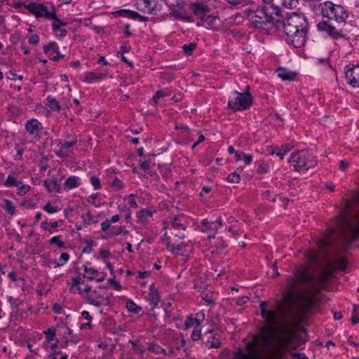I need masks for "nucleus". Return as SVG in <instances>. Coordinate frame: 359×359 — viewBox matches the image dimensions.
Wrapping results in <instances>:
<instances>
[{"label":"nucleus","instance_id":"f257e3e1","mask_svg":"<svg viewBox=\"0 0 359 359\" xmlns=\"http://www.w3.org/2000/svg\"><path fill=\"white\" fill-rule=\"evenodd\" d=\"M266 306V302H261V315L265 320V325L252 340L247 341L244 339L246 353L241 348L236 351L224 350L221 353L222 359H259L262 356L270 335L274 332V326L280 325L285 321L284 312L280 306H278L276 311L267 309Z\"/></svg>","mask_w":359,"mask_h":359},{"label":"nucleus","instance_id":"f03ea898","mask_svg":"<svg viewBox=\"0 0 359 359\" xmlns=\"http://www.w3.org/2000/svg\"><path fill=\"white\" fill-rule=\"evenodd\" d=\"M278 24L276 29L283 28L287 36V42L298 48L302 47L306 41L309 23L304 14L292 12L285 15L280 13Z\"/></svg>","mask_w":359,"mask_h":359},{"label":"nucleus","instance_id":"7ed1b4c3","mask_svg":"<svg viewBox=\"0 0 359 359\" xmlns=\"http://www.w3.org/2000/svg\"><path fill=\"white\" fill-rule=\"evenodd\" d=\"M246 13L251 15L250 21L258 29L276 30L277 24L280 23V10L273 5H265L256 11L250 8Z\"/></svg>","mask_w":359,"mask_h":359},{"label":"nucleus","instance_id":"20e7f679","mask_svg":"<svg viewBox=\"0 0 359 359\" xmlns=\"http://www.w3.org/2000/svg\"><path fill=\"white\" fill-rule=\"evenodd\" d=\"M290 163L295 172H306L310 168L316 167L318 161L311 152L300 151L290 155Z\"/></svg>","mask_w":359,"mask_h":359},{"label":"nucleus","instance_id":"39448f33","mask_svg":"<svg viewBox=\"0 0 359 359\" xmlns=\"http://www.w3.org/2000/svg\"><path fill=\"white\" fill-rule=\"evenodd\" d=\"M311 276L309 274V268L304 265L297 266L293 271V276L287 280V296L292 298L297 294V288L299 285L309 282Z\"/></svg>","mask_w":359,"mask_h":359},{"label":"nucleus","instance_id":"423d86ee","mask_svg":"<svg viewBox=\"0 0 359 359\" xmlns=\"http://www.w3.org/2000/svg\"><path fill=\"white\" fill-rule=\"evenodd\" d=\"M320 13L324 18L334 20L337 22H344L348 18V11L341 5L325 1L319 6Z\"/></svg>","mask_w":359,"mask_h":359},{"label":"nucleus","instance_id":"0eeeda50","mask_svg":"<svg viewBox=\"0 0 359 359\" xmlns=\"http://www.w3.org/2000/svg\"><path fill=\"white\" fill-rule=\"evenodd\" d=\"M186 223L187 218L183 215L170 218V221L164 223L165 238L170 240V233L178 239H183L185 237Z\"/></svg>","mask_w":359,"mask_h":359},{"label":"nucleus","instance_id":"6e6552de","mask_svg":"<svg viewBox=\"0 0 359 359\" xmlns=\"http://www.w3.org/2000/svg\"><path fill=\"white\" fill-rule=\"evenodd\" d=\"M252 104L251 95L248 93L233 91L228 102L229 107L234 111L248 109Z\"/></svg>","mask_w":359,"mask_h":359},{"label":"nucleus","instance_id":"1a4fd4ad","mask_svg":"<svg viewBox=\"0 0 359 359\" xmlns=\"http://www.w3.org/2000/svg\"><path fill=\"white\" fill-rule=\"evenodd\" d=\"M84 292H86L85 299L87 303L91 305L101 307L110 304L109 297L104 296V294L102 293L101 291L97 290H92L91 287L87 285L84 288Z\"/></svg>","mask_w":359,"mask_h":359},{"label":"nucleus","instance_id":"9d476101","mask_svg":"<svg viewBox=\"0 0 359 359\" xmlns=\"http://www.w3.org/2000/svg\"><path fill=\"white\" fill-rule=\"evenodd\" d=\"M27 8L36 18H45L50 20L56 18L57 14L54 11H48L47 8L41 4L31 3L27 6Z\"/></svg>","mask_w":359,"mask_h":359},{"label":"nucleus","instance_id":"9b49d317","mask_svg":"<svg viewBox=\"0 0 359 359\" xmlns=\"http://www.w3.org/2000/svg\"><path fill=\"white\" fill-rule=\"evenodd\" d=\"M317 29L318 31L327 34L333 39H338L344 36L341 29H337L334 26L327 21H322L318 23Z\"/></svg>","mask_w":359,"mask_h":359},{"label":"nucleus","instance_id":"f8f14e48","mask_svg":"<svg viewBox=\"0 0 359 359\" xmlns=\"http://www.w3.org/2000/svg\"><path fill=\"white\" fill-rule=\"evenodd\" d=\"M344 72L347 83L353 88H359V65H346Z\"/></svg>","mask_w":359,"mask_h":359},{"label":"nucleus","instance_id":"ddd939ff","mask_svg":"<svg viewBox=\"0 0 359 359\" xmlns=\"http://www.w3.org/2000/svg\"><path fill=\"white\" fill-rule=\"evenodd\" d=\"M25 130L29 135L34 139H40L43 133V125L41 122L35 118L28 120L25 125Z\"/></svg>","mask_w":359,"mask_h":359},{"label":"nucleus","instance_id":"4468645a","mask_svg":"<svg viewBox=\"0 0 359 359\" xmlns=\"http://www.w3.org/2000/svg\"><path fill=\"white\" fill-rule=\"evenodd\" d=\"M107 73L106 70L86 72L80 76L79 79L82 82L92 83L102 81L106 76Z\"/></svg>","mask_w":359,"mask_h":359},{"label":"nucleus","instance_id":"2eb2a0df","mask_svg":"<svg viewBox=\"0 0 359 359\" xmlns=\"http://www.w3.org/2000/svg\"><path fill=\"white\" fill-rule=\"evenodd\" d=\"M341 223L344 228L350 231L352 235V241H355L358 238L359 234V219L355 220V224H353L349 221L348 215L344 214L341 216Z\"/></svg>","mask_w":359,"mask_h":359},{"label":"nucleus","instance_id":"dca6fc26","mask_svg":"<svg viewBox=\"0 0 359 359\" xmlns=\"http://www.w3.org/2000/svg\"><path fill=\"white\" fill-rule=\"evenodd\" d=\"M222 226V220L221 218H217L214 222H209L207 219H203L201 222V229L203 232L212 231V234L208 235L210 239L215 238V233L219 228Z\"/></svg>","mask_w":359,"mask_h":359},{"label":"nucleus","instance_id":"f3484780","mask_svg":"<svg viewBox=\"0 0 359 359\" xmlns=\"http://www.w3.org/2000/svg\"><path fill=\"white\" fill-rule=\"evenodd\" d=\"M43 49V52L48 55L49 58L51 60L57 61L64 57V55L60 54L59 52V47L57 44L54 41L45 45Z\"/></svg>","mask_w":359,"mask_h":359},{"label":"nucleus","instance_id":"a211bd4d","mask_svg":"<svg viewBox=\"0 0 359 359\" xmlns=\"http://www.w3.org/2000/svg\"><path fill=\"white\" fill-rule=\"evenodd\" d=\"M84 277L88 280H96L98 283L102 282L106 278V273L100 272L92 267L84 266Z\"/></svg>","mask_w":359,"mask_h":359},{"label":"nucleus","instance_id":"6ab92c4d","mask_svg":"<svg viewBox=\"0 0 359 359\" xmlns=\"http://www.w3.org/2000/svg\"><path fill=\"white\" fill-rule=\"evenodd\" d=\"M115 16H123L126 18H131L140 22H146L148 20V18L140 15L137 12L130 11L129 9H121L116 11L113 13Z\"/></svg>","mask_w":359,"mask_h":359},{"label":"nucleus","instance_id":"aec40b11","mask_svg":"<svg viewBox=\"0 0 359 359\" xmlns=\"http://www.w3.org/2000/svg\"><path fill=\"white\" fill-rule=\"evenodd\" d=\"M52 20H54L52 22V27L56 37L60 39H63L67 35V30L65 28L67 25V22L60 20L57 15L56 18Z\"/></svg>","mask_w":359,"mask_h":359},{"label":"nucleus","instance_id":"412c9836","mask_svg":"<svg viewBox=\"0 0 359 359\" xmlns=\"http://www.w3.org/2000/svg\"><path fill=\"white\" fill-rule=\"evenodd\" d=\"M194 14L203 21V20L210 13V8L201 4H194L191 5Z\"/></svg>","mask_w":359,"mask_h":359},{"label":"nucleus","instance_id":"4be33fe9","mask_svg":"<svg viewBox=\"0 0 359 359\" xmlns=\"http://www.w3.org/2000/svg\"><path fill=\"white\" fill-rule=\"evenodd\" d=\"M202 22L210 29H217L222 26V21L218 16L212 15L210 13L203 20Z\"/></svg>","mask_w":359,"mask_h":359},{"label":"nucleus","instance_id":"5701e85b","mask_svg":"<svg viewBox=\"0 0 359 359\" xmlns=\"http://www.w3.org/2000/svg\"><path fill=\"white\" fill-rule=\"evenodd\" d=\"M294 337V334L292 331H285L283 336L280 339V344L282 346L285 348H291L295 349L297 346L293 345L292 341Z\"/></svg>","mask_w":359,"mask_h":359},{"label":"nucleus","instance_id":"b1692460","mask_svg":"<svg viewBox=\"0 0 359 359\" xmlns=\"http://www.w3.org/2000/svg\"><path fill=\"white\" fill-rule=\"evenodd\" d=\"M166 248L168 250H170L172 254L175 255H183L187 251L184 250V248L187 246V244L182 243L177 245H175L171 243L170 240H166Z\"/></svg>","mask_w":359,"mask_h":359},{"label":"nucleus","instance_id":"393cba45","mask_svg":"<svg viewBox=\"0 0 359 359\" xmlns=\"http://www.w3.org/2000/svg\"><path fill=\"white\" fill-rule=\"evenodd\" d=\"M137 4L140 11L148 14L153 13L155 10L154 4L151 0H137Z\"/></svg>","mask_w":359,"mask_h":359},{"label":"nucleus","instance_id":"a878e982","mask_svg":"<svg viewBox=\"0 0 359 359\" xmlns=\"http://www.w3.org/2000/svg\"><path fill=\"white\" fill-rule=\"evenodd\" d=\"M278 76L284 81H292L296 79L297 74L284 68H280L277 70Z\"/></svg>","mask_w":359,"mask_h":359},{"label":"nucleus","instance_id":"bb28decb","mask_svg":"<svg viewBox=\"0 0 359 359\" xmlns=\"http://www.w3.org/2000/svg\"><path fill=\"white\" fill-rule=\"evenodd\" d=\"M147 300L152 305V308L154 309L160 302V297L157 290L152 285L150 287V292L148 294Z\"/></svg>","mask_w":359,"mask_h":359},{"label":"nucleus","instance_id":"cd10ccee","mask_svg":"<svg viewBox=\"0 0 359 359\" xmlns=\"http://www.w3.org/2000/svg\"><path fill=\"white\" fill-rule=\"evenodd\" d=\"M80 185V178L75 175L69 177L64 183L65 187L69 190L79 187Z\"/></svg>","mask_w":359,"mask_h":359},{"label":"nucleus","instance_id":"c85d7f7f","mask_svg":"<svg viewBox=\"0 0 359 359\" xmlns=\"http://www.w3.org/2000/svg\"><path fill=\"white\" fill-rule=\"evenodd\" d=\"M291 149L292 146L285 144H283L280 147H276L274 149H273L271 154H276L280 157V159H283L286 154L288 153Z\"/></svg>","mask_w":359,"mask_h":359},{"label":"nucleus","instance_id":"c756f323","mask_svg":"<svg viewBox=\"0 0 359 359\" xmlns=\"http://www.w3.org/2000/svg\"><path fill=\"white\" fill-rule=\"evenodd\" d=\"M81 218L82 219V222L86 226L98 222V219L95 217H94L90 211H87L86 212L82 213L81 215Z\"/></svg>","mask_w":359,"mask_h":359},{"label":"nucleus","instance_id":"7c9ffc66","mask_svg":"<svg viewBox=\"0 0 359 359\" xmlns=\"http://www.w3.org/2000/svg\"><path fill=\"white\" fill-rule=\"evenodd\" d=\"M69 259V255L67 252H62L57 260L53 261L54 267H60L65 265Z\"/></svg>","mask_w":359,"mask_h":359},{"label":"nucleus","instance_id":"2f4dec72","mask_svg":"<svg viewBox=\"0 0 359 359\" xmlns=\"http://www.w3.org/2000/svg\"><path fill=\"white\" fill-rule=\"evenodd\" d=\"M20 184L21 181L17 180V179L14 176L9 175L4 182V186L8 188L13 187H16L20 186Z\"/></svg>","mask_w":359,"mask_h":359},{"label":"nucleus","instance_id":"473e14b6","mask_svg":"<svg viewBox=\"0 0 359 359\" xmlns=\"http://www.w3.org/2000/svg\"><path fill=\"white\" fill-rule=\"evenodd\" d=\"M46 104L53 111H60V109L58 102L50 95L46 98Z\"/></svg>","mask_w":359,"mask_h":359},{"label":"nucleus","instance_id":"72a5a7b5","mask_svg":"<svg viewBox=\"0 0 359 359\" xmlns=\"http://www.w3.org/2000/svg\"><path fill=\"white\" fill-rule=\"evenodd\" d=\"M99 196V193H94L88 196V198H87V201L88 203L91 204L94 207L99 208L102 205L100 201L98 199Z\"/></svg>","mask_w":359,"mask_h":359},{"label":"nucleus","instance_id":"f704fd0d","mask_svg":"<svg viewBox=\"0 0 359 359\" xmlns=\"http://www.w3.org/2000/svg\"><path fill=\"white\" fill-rule=\"evenodd\" d=\"M3 201L4 203V205L3 207L6 210V211L11 215H15V211H16V208L14 205V204L13 203V202L8 199H4Z\"/></svg>","mask_w":359,"mask_h":359},{"label":"nucleus","instance_id":"c9c22d12","mask_svg":"<svg viewBox=\"0 0 359 359\" xmlns=\"http://www.w3.org/2000/svg\"><path fill=\"white\" fill-rule=\"evenodd\" d=\"M167 96V94L163 90H158L156 94L153 96L150 101V104L156 106L161 100V99Z\"/></svg>","mask_w":359,"mask_h":359},{"label":"nucleus","instance_id":"e433bc0d","mask_svg":"<svg viewBox=\"0 0 359 359\" xmlns=\"http://www.w3.org/2000/svg\"><path fill=\"white\" fill-rule=\"evenodd\" d=\"M77 143V138L74 137L70 141H65L61 144L60 147L63 148V150L69 151V154L72 153V147Z\"/></svg>","mask_w":359,"mask_h":359},{"label":"nucleus","instance_id":"4c0bfd02","mask_svg":"<svg viewBox=\"0 0 359 359\" xmlns=\"http://www.w3.org/2000/svg\"><path fill=\"white\" fill-rule=\"evenodd\" d=\"M109 184L111 187L115 189L116 190H120L123 189L124 185L123 182L118 179L117 177H114L111 179V181L109 182Z\"/></svg>","mask_w":359,"mask_h":359},{"label":"nucleus","instance_id":"58836bf2","mask_svg":"<svg viewBox=\"0 0 359 359\" xmlns=\"http://www.w3.org/2000/svg\"><path fill=\"white\" fill-rule=\"evenodd\" d=\"M153 215V212L148 209H143L138 212L137 213V217L142 220L145 221L148 218L151 217Z\"/></svg>","mask_w":359,"mask_h":359},{"label":"nucleus","instance_id":"ea45409f","mask_svg":"<svg viewBox=\"0 0 359 359\" xmlns=\"http://www.w3.org/2000/svg\"><path fill=\"white\" fill-rule=\"evenodd\" d=\"M126 307L129 311L133 312L134 313H138L142 308L137 306L133 301L128 300L126 302Z\"/></svg>","mask_w":359,"mask_h":359},{"label":"nucleus","instance_id":"a19ab883","mask_svg":"<svg viewBox=\"0 0 359 359\" xmlns=\"http://www.w3.org/2000/svg\"><path fill=\"white\" fill-rule=\"evenodd\" d=\"M7 301L10 303L12 309H17L22 304V300L19 298H14L11 296H7Z\"/></svg>","mask_w":359,"mask_h":359},{"label":"nucleus","instance_id":"79ce46f5","mask_svg":"<svg viewBox=\"0 0 359 359\" xmlns=\"http://www.w3.org/2000/svg\"><path fill=\"white\" fill-rule=\"evenodd\" d=\"M16 187L18 188L17 194L19 196L25 195L30 189V187L28 184H25L22 181L20 185Z\"/></svg>","mask_w":359,"mask_h":359},{"label":"nucleus","instance_id":"37998d69","mask_svg":"<svg viewBox=\"0 0 359 359\" xmlns=\"http://www.w3.org/2000/svg\"><path fill=\"white\" fill-rule=\"evenodd\" d=\"M61 236H55L51 238L49 241L50 245L55 244L58 248H65V243L61 240Z\"/></svg>","mask_w":359,"mask_h":359},{"label":"nucleus","instance_id":"c03bdc74","mask_svg":"<svg viewBox=\"0 0 359 359\" xmlns=\"http://www.w3.org/2000/svg\"><path fill=\"white\" fill-rule=\"evenodd\" d=\"M282 6L286 8H296L299 4L298 0H281Z\"/></svg>","mask_w":359,"mask_h":359},{"label":"nucleus","instance_id":"a18cd8bd","mask_svg":"<svg viewBox=\"0 0 359 359\" xmlns=\"http://www.w3.org/2000/svg\"><path fill=\"white\" fill-rule=\"evenodd\" d=\"M90 182L91 185L93 187L94 189L99 190L102 188L101 182L100 179L93 175L90 177Z\"/></svg>","mask_w":359,"mask_h":359},{"label":"nucleus","instance_id":"49530a36","mask_svg":"<svg viewBox=\"0 0 359 359\" xmlns=\"http://www.w3.org/2000/svg\"><path fill=\"white\" fill-rule=\"evenodd\" d=\"M182 48H183L184 53L187 55H190L192 54L193 51L196 49V44L195 43H190L189 44H184Z\"/></svg>","mask_w":359,"mask_h":359},{"label":"nucleus","instance_id":"de8ad7c7","mask_svg":"<svg viewBox=\"0 0 359 359\" xmlns=\"http://www.w3.org/2000/svg\"><path fill=\"white\" fill-rule=\"evenodd\" d=\"M201 326L196 325L194 327V330H193V332L191 333V339L194 341L198 340L201 338Z\"/></svg>","mask_w":359,"mask_h":359},{"label":"nucleus","instance_id":"09e8293b","mask_svg":"<svg viewBox=\"0 0 359 359\" xmlns=\"http://www.w3.org/2000/svg\"><path fill=\"white\" fill-rule=\"evenodd\" d=\"M205 313L202 311L196 314L195 321L196 325L201 326L202 322L205 320Z\"/></svg>","mask_w":359,"mask_h":359},{"label":"nucleus","instance_id":"8fccbe9b","mask_svg":"<svg viewBox=\"0 0 359 359\" xmlns=\"http://www.w3.org/2000/svg\"><path fill=\"white\" fill-rule=\"evenodd\" d=\"M72 287L70 288V291L72 293H75L74 287L79 286L81 283H82L81 278L79 276H76L72 278Z\"/></svg>","mask_w":359,"mask_h":359},{"label":"nucleus","instance_id":"3c124183","mask_svg":"<svg viewBox=\"0 0 359 359\" xmlns=\"http://www.w3.org/2000/svg\"><path fill=\"white\" fill-rule=\"evenodd\" d=\"M227 180L230 183H238L241 180V177L238 174L232 172L229 175Z\"/></svg>","mask_w":359,"mask_h":359},{"label":"nucleus","instance_id":"603ef678","mask_svg":"<svg viewBox=\"0 0 359 359\" xmlns=\"http://www.w3.org/2000/svg\"><path fill=\"white\" fill-rule=\"evenodd\" d=\"M43 210L49 214H53L58 211V209L50 205V203H47L43 207Z\"/></svg>","mask_w":359,"mask_h":359},{"label":"nucleus","instance_id":"864d4df0","mask_svg":"<svg viewBox=\"0 0 359 359\" xmlns=\"http://www.w3.org/2000/svg\"><path fill=\"white\" fill-rule=\"evenodd\" d=\"M107 282L117 291H120L122 289V286L120 283L116 281L114 278H109Z\"/></svg>","mask_w":359,"mask_h":359},{"label":"nucleus","instance_id":"5fc2aeb1","mask_svg":"<svg viewBox=\"0 0 359 359\" xmlns=\"http://www.w3.org/2000/svg\"><path fill=\"white\" fill-rule=\"evenodd\" d=\"M184 325L185 330H188L194 325L196 326L195 318H193L191 316L188 317L187 319L186 320Z\"/></svg>","mask_w":359,"mask_h":359},{"label":"nucleus","instance_id":"6e6d98bb","mask_svg":"<svg viewBox=\"0 0 359 359\" xmlns=\"http://www.w3.org/2000/svg\"><path fill=\"white\" fill-rule=\"evenodd\" d=\"M306 258L311 264L314 263L317 260V252H309L306 254Z\"/></svg>","mask_w":359,"mask_h":359},{"label":"nucleus","instance_id":"4d7b16f0","mask_svg":"<svg viewBox=\"0 0 359 359\" xmlns=\"http://www.w3.org/2000/svg\"><path fill=\"white\" fill-rule=\"evenodd\" d=\"M110 255L111 252L109 250L104 249L100 250V256L103 259L104 262H105V261H108L107 259L109 257Z\"/></svg>","mask_w":359,"mask_h":359},{"label":"nucleus","instance_id":"13d9d810","mask_svg":"<svg viewBox=\"0 0 359 359\" xmlns=\"http://www.w3.org/2000/svg\"><path fill=\"white\" fill-rule=\"evenodd\" d=\"M357 306H353V316L351 317V322L353 324H357L359 323V313H357L356 312Z\"/></svg>","mask_w":359,"mask_h":359},{"label":"nucleus","instance_id":"bf43d9fd","mask_svg":"<svg viewBox=\"0 0 359 359\" xmlns=\"http://www.w3.org/2000/svg\"><path fill=\"white\" fill-rule=\"evenodd\" d=\"M128 204L129 205L133 208H137V203L135 198V196L133 194H130L128 196Z\"/></svg>","mask_w":359,"mask_h":359},{"label":"nucleus","instance_id":"052dcab7","mask_svg":"<svg viewBox=\"0 0 359 359\" xmlns=\"http://www.w3.org/2000/svg\"><path fill=\"white\" fill-rule=\"evenodd\" d=\"M170 15H172V16H174L175 18H178V19L184 18L183 12L181 10H176V9L172 10Z\"/></svg>","mask_w":359,"mask_h":359},{"label":"nucleus","instance_id":"680f3d73","mask_svg":"<svg viewBox=\"0 0 359 359\" xmlns=\"http://www.w3.org/2000/svg\"><path fill=\"white\" fill-rule=\"evenodd\" d=\"M208 341L210 344V346L211 348H219L220 346V344L221 343H220L219 340L218 339L215 338V337H212L211 341H210L208 339Z\"/></svg>","mask_w":359,"mask_h":359},{"label":"nucleus","instance_id":"e2e57ef3","mask_svg":"<svg viewBox=\"0 0 359 359\" xmlns=\"http://www.w3.org/2000/svg\"><path fill=\"white\" fill-rule=\"evenodd\" d=\"M268 172V166L262 163L258 165L257 167V172L259 174H266Z\"/></svg>","mask_w":359,"mask_h":359},{"label":"nucleus","instance_id":"0e129e2a","mask_svg":"<svg viewBox=\"0 0 359 359\" xmlns=\"http://www.w3.org/2000/svg\"><path fill=\"white\" fill-rule=\"evenodd\" d=\"M28 42L32 45H37L39 42V36L36 34L32 35L29 38Z\"/></svg>","mask_w":359,"mask_h":359},{"label":"nucleus","instance_id":"69168bd1","mask_svg":"<svg viewBox=\"0 0 359 359\" xmlns=\"http://www.w3.org/2000/svg\"><path fill=\"white\" fill-rule=\"evenodd\" d=\"M56 155L60 158L67 157L69 154L68 151L63 150V148L60 147V149L56 152Z\"/></svg>","mask_w":359,"mask_h":359},{"label":"nucleus","instance_id":"338daca9","mask_svg":"<svg viewBox=\"0 0 359 359\" xmlns=\"http://www.w3.org/2000/svg\"><path fill=\"white\" fill-rule=\"evenodd\" d=\"M228 231L231 232L235 236V237L240 235V229L237 228L236 225H231L229 226Z\"/></svg>","mask_w":359,"mask_h":359},{"label":"nucleus","instance_id":"774afa93","mask_svg":"<svg viewBox=\"0 0 359 359\" xmlns=\"http://www.w3.org/2000/svg\"><path fill=\"white\" fill-rule=\"evenodd\" d=\"M293 359H309L304 353H292Z\"/></svg>","mask_w":359,"mask_h":359}]
</instances>
